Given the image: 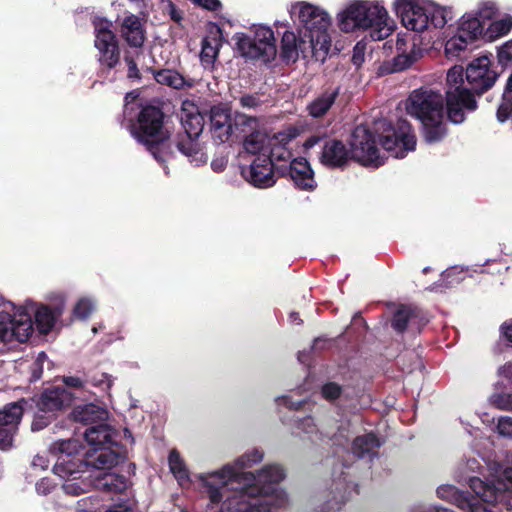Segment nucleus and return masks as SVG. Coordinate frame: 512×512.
Returning a JSON list of instances; mask_svg holds the SVG:
<instances>
[{
  "label": "nucleus",
  "mask_w": 512,
  "mask_h": 512,
  "mask_svg": "<svg viewBox=\"0 0 512 512\" xmlns=\"http://www.w3.org/2000/svg\"><path fill=\"white\" fill-rule=\"evenodd\" d=\"M202 479L206 493L212 504H219L228 486L234 490L226 496L220 512H273L275 507H283L287 498L278 492L277 485L285 478L280 465H266L257 474L240 472L232 466H224Z\"/></svg>",
  "instance_id": "obj_1"
},
{
  "label": "nucleus",
  "mask_w": 512,
  "mask_h": 512,
  "mask_svg": "<svg viewBox=\"0 0 512 512\" xmlns=\"http://www.w3.org/2000/svg\"><path fill=\"white\" fill-rule=\"evenodd\" d=\"M405 110L421 123V135L426 143L436 144L447 137L444 97L438 91L424 87L413 90L405 102Z\"/></svg>",
  "instance_id": "obj_2"
},
{
  "label": "nucleus",
  "mask_w": 512,
  "mask_h": 512,
  "mask_svg": "<svg viewBox=\"0 0 512 512\" xmlns=\"http://www.w3.org/2000/svg\"><path fill=\"white\" fill-rule=\"evenodd\" d=\"M165 114L158 105L141 107L136 121L130 125L131 135L159 162H166L172 154L170 133L164 127Z\"/></svg>",
  "instance_id": "obj_3"
},
{
  "label": "nucleus",
  "mask_w": 512,
  "mask_h": 512,
  "mask_svg": "<svg viewBox=\"0 0 512 512\" xmlns=\"http://www.w3.org/2000/svg\"><path fill=\"white\" fill-rule=\"evenodd\" d=\"M338 25L346 33L371 28V37L374 40L384 39L391 30L386 9L370 1H356L349 5L340 13Z\"/></svg>",
  "instance_id": "obj_4"
},
{
  "label": "nucleus",
  "mask_w": 512,
  "mask_h": 512,
  "mask_svg": "<svg viewBox=\"0 0 512 512\" xmlns=\"http://www.w3.org/2000/svg\"><path fill=\"white\" fill-rule=\"evenodd\" d=\"M96 452H86L84 458L58 457L53 472L63 479H80L82 473L87 472L90 468L97 470H106L117 465L121 460V455L116 451L100 450Z\"/></svg>",
  "instance_id": "obj_5"
},
{
  "label": "nucleus",
  "mask_w": 512,
  "mask_h": 512,
  "mask_svg": "<svg viewBox=\"0 0 512 512\" xmlns=\"http://www.w3.org/2000/svg\"><path fill=\"white\" fill-rule=\"evenodd\" d=\"M112 23L107 19L94 22V45L98 50V76L110 82L116 79L113 70L120 65L121 51L116 34L111 30Z\"/></svg>",
  "instance_id": "obj_6"
},
{
  "label": "nucleus",
  "mask_w": 512,
  "mask_h": 512,
  "mask_svg": "<svg viewBox=\"0 0 512 512\" xmlns=\"http://www.w3.org/2000/svg\"><path fill=\"white\" fill-rule=\"evenodd\" d=\"M234 39L238 52L244 58L269 63L277 55L276 39L269 27L259 26L253 37L245 33H236Z\"/></svg>",
  "instance_id": "obj_7"
},
{
  "label": "nucleus",
  "mask_w": 512,
  "mask_h": 512,
  "mask_svg": "<svg viewBox=\"0 0 512 512\" xmlns=\"http://www.w3.org/2000/svg\"><path fill=\"white\" fill-rule=\"evenodd\" d=\"M469 487L483 503L500 506V509L512 512V483L504 475L503 479L491 480L472 477L469 480Z\"/></svg>",
  "instance_id": "obj_8"
},
{
  "label": "nucleus",
  "mask_w": 512,
  "mask_h": 512,
  "mask_svg": "<svg viewBox=\"0 0 512 512\" xmlns=\"http://www.w3.org/2000/svg\"><path fill=\"white\" fill-rule=\"evenodd\" d=\"M381 146L396 158H404L416 148V135L412 125L399 119L395 126L389 124L379 138Z\"/></svg>",
  "instance_id": "obj_9"
},
{
  "label": "nucleus",
  "mask_w": 512,
  "mask_h": 512,
  "mask_svg": "<svg viewBox=\"0 0 512 512\" xmlns=\"http://www.w3.org/2000/svg\"><path fill=\"white\" fill-rule=\"evenodd\" d=\"M478 95L464 86L450 87L444 98L447 119L453 124H462L466 120V112L478 109Z\"/></svg>",
  "instance_id": "obj_10"
},
{
  "label": "nucleus",
  "mask_w": 512,
  "mask_h": 512,
  "mask_svg": "<svg viewBox=\"0 0 512 512\" xmlns=\"http://www.w3.org/2000/svg\"><path fill=\"white\" fill-rule=\"evenodd\" d=\"M499 76L500 74L492 68L491 59L487 55L474 58L465 69L468 88L478 97L492 89Z\"/></svg>",
  "instance_id": "obj_11"
},
{
  "label": "nucleus",
  "mask_w": 512,
  "mask_h": 512,
  "mask_svg": "<svg viewBox=\"0 0 512 512\" xmlns=\"http://www.w3.org/2000/svg\"><path fill=\"white\" fill-rule=\"evenodd\" d=\"M350 152L353 160L364 166L383 164L376 145L375 135L364 126H357L352 133Z\"/></svg>",
  "instance_id": "obj_12"
},
{
  "label": "nucleus",
  "mask_w": 512,
  "mask_h": 512,
  "mask_svg": "<svg viewBox=\"0 0 512 512\" xmlns=\"http://www.w3.org/2000/svg\"><path fill=\"white\" fill-rule=\"evenodd\" d=\"M323 141L320 162L328 168H343L352 159L350 149L338 139L312 135L304 142V148L310 149Z\"/></svg>",
  "instance_id": "obj_13"
},
{
  "label": "nucleus",
  "mask_w": 512,
  "mask_h": 512,
  "mask_svg": "<svg viewBox=\"0 0 512 512\" xmlns=\"http://www.w3.org/2000/svg\"><path fill=\"white\" fill-rule=\"evenodd\" d=\"M394 8L402 25L408 30L421 33L429 29L428 6L417 0H397Z\"/></svg>",
  "instance_id": "obj_14"
},
{
  "label": "nucleus",
  "mask_w": 512,
  "mask_h": 512,
  "mask_svg": "<svg viewBox=\"0 0 512 512\" xmlns=\"http://www.w3.org/2000/svg\"><path fill=\"white\" fill-rule=\"evenodd\" d=\"M146 20L139 16L128 13L123 18H117V30L125 43L133 49L142 50L147 40L145 28ZM138 54V51H136Z\"/></svg>",
  "instance_id": "obj_15"
},
{
  "label": "nucleus",
  "mask_w": 512,
  "mask_h": 512,
  "mask_svg": "<svg viewBox=\"0 0 512 512\" xmlns=\"http://www.w3.org/2000/svg\"><path fill=\"white\" fill-rule=\"evenodd\" d=\"M331 24L329 15L322 11L311 21L306 31L300 30L299 33L308 39L309 47L314 54L322 51L326 55L331 46V38L328 34V28Z\"/></svg>",
  "instance_id": "obj_16"
},
{
  "label": "nucleus",
  "mask_w": 512,
  "mask_h": 512,
  "mask_svg": "<svg viewBox=\"0 0 512 512\" xmlns=\"http://www.w3.org/2000/svg\"><path fill=\"white\" fill-rule=\"evenodd\" d=\"M277 172L280 176L289 175L299 190L312 192L317 188L314 171L303 157L293 159L288 166L278 167Z\"/></svg>",
  "instance_id": "obj_17"
},
{
  "label": "nucleus",
  "mask_w": 512,
  "mask_h": 512,
  "mask_svg": "<svg viewBox=\"0 0 512 512\" xmlns=\"http://www.w3.org/2000/svg\"><path fill=\"white\" fill-rule=\"evenodd\" d=\"M233 118L230 108L214 105L210 109V130L217 144H222L233 136Z\"/></svg>",
  "instance_id": "obj_18"
},
{
  "label": "nucleus",
  "mask_w": 512,
  "mask_h": 512,
  "mask_svg": "<svg viewBox=\"0 0 512 512\" xmlns=\"http://www.w3.org/2000/svg\"><path fill=\"white\" fill-rule=\"evenodd\" d=\"M224 42L222 28L214 22H209L207 24V35L201 42L200 52V61L205 68L214 65Z\"/></svg>",
  "instance_id": "obj_19"
},
{
  "label": "nucleus",
  "mask_w": 512,
  "mask_h": 512,
  "mask_svg": "<svg viewBox=\"0 0 512 512\" xmlns=\"http://www.w3.org/2000/svg\"><path fill=\"white\" fill-rule=\"evenodd\" d=\"M247 178L258 188L273 186L276 183V178L271 157L267 154L257 155L249 167Z\"/></svg>",
  "instance_id": "obj_20"
},
{
  "label": "nucleus",
  "mask_w": 512,
  "mask_h": 512,
  "mask_svg": "<svg viewBox=\"0 0 512 512\" xmlns=\"http://www.w3.org/2000/svg\"><path fill=\"white\" fill-rule=\"evenodd\" d=\"M85 440L90 448L86 452L99 453L100 450L114 451L112 446L117 445L113 440V431L110 426L104 422L89 426L84 432Z\"/></svg>",
  "instance_id": "obj_21"
},
{
  "label": "nucleus",
  "mask_w": 512,
  "mask_h": 512,
  "mask_svg": "<svg viewBox=\"0 0 512 512\" xmlns=\"http://www.w3.org/2000/svg\"><path fill=\"white\" fill-rule=\"evenodd\" d=\"M71 405V394L61 386L46 388L37 402L39 409L45 412L58 411Z\"/></svg>",
  "instance_id": "obj_22"
},
{
  "label": "nucleus",
  "mask_w": 512,
  "mask_h": 512,
  "mask_svg": "<svg viewBox=\"0 0 512 512\" xmlns=\"http://www.w3.org/2000/svg\"><path fill=\"white\" fill-rule=\"evenodd\" d=\"M426 320L422 316V312L419 308L412 305L401 304L394 311L391 318V327L398 334H403L408 325H424Z\"/></svg>",
  "instance_id": "obj_23"
},
{
  "label": "nucleus",
  "mask_w": 512,
  "mask_h": 512,
  "mask_svg": "<svg viewBox=\"0 0 512 512\" xmlns=\"http://www.w3.org/2000/svg\"><path fill=\"white\" fill-rule=\"evenodd\" d=\"M64 311V303L61 302L54 307L40 305L34 315L35 324L41 334H48L52 331L55 322Z\"/></svg>",
  "instance_id": "obj_24"
},
{
  "label": "nucleus",
  "mask_w": 512,
  "mask_h": 512,
  "mask_svg": "<svg viewBox=\"0 0 512 512\" xmlns=\"http://www.w3.org/2000/svg\"><path fill=\"white\" fill-rule=\"evenodd\" d=\"M340 94V87H329L322 91L307 106L309 115L313 118H322L331 109Z\"/></svg>",
  "instance_id": "obj_25"
},
{
  "label": "nucleus",
  "mask_w": 512,
  "mask_h": 512,
  "mask_svg": "<svg viewBox=\"0 0 512 512\" xmlns=\"http://www.w3.org/2000/svg\"><path fill=\"white\" fill-rule=\"evenodd\" d=\"M71 416L75 422L92 426L104 422L108 417V413L106 409L93 403H88L76 406Z\"/></svg>",
  "instance_id": "obj_26"
},
{
  "label": "nucleus",
  "mask_w": 512,
  "mask_h": 512,
  "mask_svg": "<svg viewBox=\"0 0 512 512\" xmlns=\"http://www.w3.org/2000/svg\"><path fill=\"white\" fill-rule=\"evenodd\" d=\"M174 144L177 150L183 155L192 158L194 161H200L205 163L207 158L204 157V153L198 142V138L188 136V134L178 132L175 138L171 141L170 145Z\"/></svg>",
  "instance_id": "obj_27"
},
{
  "label": "nucleus",
  "mask_w": 512,
  "mask_h": 512,
  "mask_svg": "<svg viewBox=\"0 0 512 512\" xmlns=\"http://www.w3.org/2000/svg\"><path fill=\"white\" fill-rule=\"evenodd\" d=\"M145 71L151 73L154 80L160 85H165L176 90H181L185 86H191L185 77L174 69H156L154 67H147Z\"/></svg>",
  "instance_id": "obj_28"
},
{
  "label": "nucleus",
  "mask_w": 512,
  "mask_h": 512,
  "mask_svg": "<svg viewBox=\"0 0 512 512\" xmlns=\"http://www.w3.org/2000/svg\"><path fill=\"white\" fill-rule=\"evenodd\" d=\"M33 333V322L25 308L20 307L13 317L11 339L26 342Z\"/></svg>",
  "instance_id": "obj_29"
},
{
  "label": "nucleus",
  "mask_w": 512,
  "mask_h": 512,
  "mask_svg": "<svg viewBox=\"0 0 512 512\" xmlns=\"http://www.w3.org/2000/svg\"><path fill=\"white\" fill-rule=\"evenodd\" d=\"M308 43V39L304 38L303 34H300L299 42L294 32L285 31L280 46V56L283 61L295 62L298 59V49H302V45Z\"/></svg>",
  "instance_id": "obj_30"
},
{
  "label": "nucleus",
  "mask_w": 512,
  "mask_h": 512,
  "mask_svg": "<svg viewBox=\"0 0 512 512\" xmlns=\"http://www.w3.org/2000/svg\"><path fill=\"white\" fill-rule=\"evenodd\" d=\"M25 399L6 404L0 409V426L18 427L23 416Z\"/></svg>",
  "instance_id": "obj_31"
},
{
  "label": "nucleus",
  "mask_w": 512,
  "mask_h": 512,
  "mask_svg": "<svg viewBox=\"0 0 512 512\" xmlns=\"http://www.w3.org/2000/svg\"><path fill=\"white\" fill-rule=\"evenodd\" d=\"M83 376L85 377L87 389L89 386H92L101 393L108 394L113 385V377L108 373L100 371L98 368L84 371Z\"/></svg>",
  "instance_id": "obj_32"
},
{
  "label": "nucleus",
  "mask_w": 512,
  "mask_h": 512,
  "mask_svg": "<svg viewBox=\"0 0 512 512\" xmlns=\"http://www.w3.org/2000/svg\"><path fill=\"white\" fill-rule=\"evenodd\" d=\"M437 495L442 499H446L454 503L458 508L463 510L464 507H470L471 494L458 490L453 485H442L437 488Z\"/></svg>",
  "instance_id": "obj_33"
},
{
  "label": "nucleus",
  "mask_w": 512,
  "mask_h": 512,
  "mask_svg": "<svg viewBox=\"0 0 512 512\" xmlns=\"http://www.w3.org/2000/svg\"><path fill=\"white\" fill-rule=\"evenodd\" d=\"M62 382L69 393L71 394V401L80 399L88 401L91 399L92 393L86 388L84 376H63Z\"/></svg>",
  "instance_id": "obj_34"
},
{
  "label": "nucleus",
  "mask_w": 512,
  "mask_h": 512,
  "mask_svg": "<svg viewBox=\"0 0 512 512\" xmlns=\"http://www.w3.org/2000/svg\"><path fill=\"white\" fill-rule=\"evenodd\" d=\"M322 11L323 10H321L319 7H316L312 4L301 2L293 5L290 13L292 17L297 15L301 24L300 30L306 31L310 26L311 21Z\"/></svg>",
  "instance_id": "obj_35"
},
{
  "label": "nucleus",
  "mask_w": 512,
  "mask_h": 512,
  "mask_svg": "<svg viewBox=\"0 0 512 512\" xmlns=\"http://www.w3.org/2000/svg\"><path fill=\"white\" fill-rule=\"evenodd\" d=\"M233 135L236 138H245L259 128V121L254 116H248L243 113H236L233 118Z\"/></svg>",
  "instance_id": "obj_36"
},
{
  "label": "nucleus",
  "mask_w": 512,
  "mask_h": 512,
  "mask_svg": "<svg viewBox=\"0 0 512 512\" xmlns=\"http://www.w3.org/2000/svg\"><path fill=\"white\" fill-rule=\"evenodd\" d=\"M484 24L476 16H463L458 32L474 42L479 36L484 35Z\"/></svg>",
  "instance_id": "obj_37"
},
{
  "label": "nucleus",
  "mask_w": 512,
  "mask_h": 512,
  "mask_svg": "<svg viewBox=\"0 0 512 512\" xmlns=\"http://www.w3.org/2000/svg\"><path fill=\"white\" fill-rule=\"evenodd\" d=\"M379 447V438L372 432L357 436L352 443L353 452L358 457H364Z\"/></svg>",
  "instance_id": "obj_38"
},
{
  "label": "nucleus",
  "mask_w": 512,
  "mask_h": 512,
  "mask_svg": "<svg viewBox=\"0 0 512 512\" xmlns=\"http://www.w3.org/2000/svg\"><path fill=\"white\" fill-rule=\"evenodd\" d=\"M267 135L256 129L252 133L246 135L243 139V146L248 153L251 154H267L268 148L266 147Z\"/></svg>",
  "instance_id": "obj_39"
},
{
  "label": "nucleus",
  "mask_w": 512,
  "mask_h": 512,
  "mask_svg": "<svg viewBox=\"0 0 512 512\" xmlns=\"http://www.w3.org/2000/svg\"><path fill=\"white\" fill-rule=\"evenodd\" d=\"M512 116V74L505 84L501 102L496 111L498 122L504 123Z\"/></svg>",
  "instance_id": "obj_40"
},
{
  "label": "nucleus",
  "mask_w": 512,
  "mask_h": 512,
  "mask_svg": "<svg viewBox=\"0 0 512 512\" xmlns=\"http://www.w3.org/2000/svg\"><path fill=\"white\" fill-rule=\"evenodd\" d=\"M333 485L335 492H331L333 496L322 505L321 512L339 511L347 501V486L342 482H335Z\"/></svg>",
  "instance_id": "obj_41"
},
{
  "label": "nucleus",
  "mask_w": 512,
  "mask_h": 512,
  "mask_svg": "<svg viewBox=\"0 0 512 512\" xmlns=\"http://www.w3.org/2000/svg\"><path fill=\"white\" fill-rule=\"evenodd\" d=\"M511 29L512 16L506 15L502 19L491 22L487 30L484 32L483 38L487 41H493L508 34Z\"/></svg>",
  "instance_id": "obj_42"
},
{
  "label": "nucleus",
  "mask_w": 512,
  "mask_h": 512,
  "mask_svg": "<svg viewBox=\"0 0 512 512\" xmlns=\"http://www.w3.org/2000/svg\"><path fill=\"white\" fill-rule=\"evenodd\" d=\"M168 464L171 473L181 485L183 482H188L190 480L188 469L186 468L180 453L176 449H172L170 451L168 456Z\"/></svg>",
  "instance_id": "obj_43"
},
{
  "label": "nucleus",
  "mask_w": 512,
  "mask_h": 512,
  "mask_svg": "<svg viewBox=\"0 0 512 512\" xmlns=\"http://www.w3.org/2000/svg\"><path fill=\"white\" fill-rule=\"evenodd\" d=\"M203 118L200 114H186L181 118L182 133L199 138L203 130Z\"/></svg>",
  "instance_id": "obj_44"
},
{
  "label": "nucleus",
  "mask_w": 512,
  "mask_h": 512,
  "mask_svg": "<svg viewBox=\"0 0 512 512\" xmlns=\"http://www.w3.org/2000/svg\"><path fill=\"white\" fill-rule=\"evenodd\" d=\"M81 444L76 439L59 440L51 445V452L60 455L58 457H73L77 456Z\"/></svg>",
  "instance_id": "obj_45"
},
{
  "label": "nucleus",
  "mask_w": 512,
  "mask_h": 512,
  "mask_svg": "<svg viewBox=\"0 0 512 512\" xmlns=\"http://www.w3.org/2000/svg\"><path fill=\"white\" fill-rule=\"evenodd\" d=\"M450 10H447L445 7H441L438 5L428 6V21L429 28H443L446 23L451 19L449 14Z\"/></svg>",
  "instance_id": "obj_46"
},
{
  "label": "nucleus",
  "mask_w": 512,
  "mask_h": 512,
  "mask_svg": "<svg viewBox=\"0 0 512 512\" xmlns=\"http://www.w3.org/2000/svg\"><path fill=\"white\" fill-rule=\"evenodd\" d=\"M472 42L473 41L468 37L463 36L458 32L457 36H454L447 41L445 45V52L453 56H459V53L466 50L468 44Z\"/></svg>",
  "instance_id": "obj_47"
},
{
  "label": "nucleus",
  "mask_w": 512,
  "mask_h": 512,
  "mask_svg": "<svg viewBox=\"0 0 512 512\" xmlns=\"http://www.w3.org/2000/svg\"><path fill=\"white\" fill-rule=\"evenodd\" d=\"M320 393L324 400L332 403L341 397L343 387L336 382L329 381L321 386Z\"/></svg>",
  "instance_id": "obj_48"
},
{
  "label": "nucleus",
  "mask_w": 512,
  "mask_h": 512,
  "mask_svg": "<svg viewBox=\"0 0 512 512\" xmlns=\"http://www.w3.org/2000/svg\"><path fill=\"white\" fill-rule=\"evenodd\" d=\"M13 315L9 312H0V340L9 341L11 340V331L13 325Z\"/></svg>",
  "instance_id": "obj_49"
},
{
  "label": "nucleus",
  "mask_w": 512,
  "mask_h": 512,
  "mask_svg": "<svg viewBox=\"0 0 512 512\" xmlns=\"http://www.w3.org/2000/svg\"><path fill=\"white\" fill-rule=\"evenodd\" d=\"M124 62L127 66V78L130 81L140 82L142 80V74L138 68L134 56L130 52L125 53Z\"/></svg>",
  "instance_id": "obj_50"
},
{
  "label": "nucleus",
  "mask_w": 512,
  "mask_h": 512,
  "mask_svg": "<svg viewBox=\"0 0 512 512\" xmlns=\"http://www.w3.org/2000/svg\"><path fill=\"white\" fill-rule=\"evenodd\" d=\"M260 97L261 95L257 92L252 94L245 93L238 98V103L244 109L256 110L263 104Z\"/></svg>",
  "instance_id": "obj_51"
},
{
  "label": "nucleus",
  "mask_w": 512,
  "mask_h": 512,
  "mask_svg": "<svg viewBox=\"0 0 512 512\" xmlns=\"http://www.w3.org/2000/svg\"><path fill=\"white\" fill-rule=\"evenodd\" d=\"M263 459V453L258 449H253L252 451L242 455L237 459L236 464L240 468L251 467L252 465L261 462Z\"/></svg>",
  "instance_id": "obj_52"
},
{
  "label": "nucleus",
  "mask_w": 512,
  "mask_h": 512,
  "mask_svg": "<svg viewBox=\"0 0 512 512\" xmlns=\"http://www.w3.org/2000/svg\"><path fill=\"white\" fill-rule=\"evenodd\" d=\"M18 427L0 426V449L8 450L13 445V440Z\"/></svg>",
  "instance_id": "obj_53"
},
{
  "label": "nucleus",
  "mask_w": 512,
  "mask_h": 512,
  "mask_svg": "<svg viewBox=\"0 0 512 512\" xmlns=\"http://www.w3.org/2000/svg\"><path fill=\"white\" fill-rule=\"evenodd\" d=\"M415 61V57L410 54H398L392 60L391 72H399L410 67Z\"/></svg>",
  "instance_id": "obj_54"
},
{
  "label": "nucleus",
  "mask_w": 512,
  "mask_h": 512,
  "mask_svg": "<svg viewBox=\"0 0 512 512\" xmlns=\"http://www.w3.org/2000/svg\"><path fill=\"white\" fill-rule=\"evenodd\" d=\"M491 403L500 410L512 411V392L494 394Z\"/></svg>",
  "instance_id": "obj_55"
},
{
  "label": "nucleus",
  "mask_w": 512,
  "mask_h": 512,
  "mask_svg": "<svg viewBox=\"0 0 512 512\" xmlns=\"http://www.w3.org/2000/svg\"><path fill=\"white\" fill-rule=\"evenodd\" d=\"M464 69L461 66H453L448 70L447 83L453 88L463 86Z\"/></svg>",
  "instance_id": "obj_56"
},
{
  "label": "nucleus",
  "mask_w": 512,
  "mask_h": 512,
  "mask_svg": "<svg viewBox=\"0 0 512 512\" xmlns=\"http://www.w3.org/2000/svg\"><path fill=\"white\" fill-rule=\"evenodd\" d=\"M267 155L271 157V164L274 166V161H286L291 157V152L282 145H275L268 149Z\"/></svg>",
  "instance_id": "obj_57"
},
{
  "label": "nucleus",
  "mask_w": 512,
  "mask_h": 512,
  "mask_svg": "<svg viewBox=\"0 0 512 512\" xmlns=\"http://www.w3.org/2000/svg\"><path fill=\"white\" fill-rule=\"evenodd\" d=\"M92 303L87 299H80L73 310V314L79 319H86L92 313Z\"/></svg>",
  "instance_id": "obj_58"
},
{
  "label": "nucleus",
  "mask_w": 512,
  "mask_h": 512,
  "mask_svg": "<svg viewBox=\"0 0 512 512\" xmlns=\"http://www.w3.org/2000/svg\"><path fill=\"white\" fill-rule=\"evenodd\" d=\"M497 58L499 64L503 67L512 63V40L506 42L498 49Z\"/></svg>",
  "instance_id": "obj_59"
},
{
  "label": "nucleus",
  "mask_w": 512,
  "mask_h": 512,
  "mask_svg": "<svg viewBox=\"0 0 512 512\" xmlns=\"http://www.w3.org/2000/svg\"><path fill=\"white\" fill-rule=\"evenodd\" d=\"M164 11L172 21H174L178 25H181V22L184 19L183 12L176 6L175 3H173L170 0H167V4L165 6Z\"/></svg>",
  "instance_id": "obj_60"
},
{
  "label": "nucleus",
  "mask_w": 512,
  "mask_h": 512,
  "mask_svg": "<svg viewBox=\"0 0 512 512\" xmlns=\"http://www.w3.org/2000/svg\"><path fill=\"white\" fill-rule=\"evenodd\" d=\"M191 2L202 9L207 11L216 12L222 9V3L220 0H191Z\"/></svg>",
  "instance_id": "obj_61"
},
{
  "label": "nucleus",
  "mask_w": 512,
  "mask_h": 512,
  "mask_svg": "<svg viewBox=\"0 0 512 512\" xmlns=\"http://www.w3.org/2000/svg\"><path fill=\"white\" fill-rule=\"evenodd\" d=\"M497 431L503 436H512V418L501 417L497 423Z\"/></svg>",
  "instance_id": "obj_62"
},
{
  "label": "nucleus",
  "mask_w": 512,
  "mask_h": 512,
  "mask_svg": "<svg viewBox=\"0 0 512 512\" xmlns=\"http://www.w3.org/2000/svg\"><path fill=\"white\" fill-rule=\"evenodd\" d=\"M53 488L54 485L48 478H42L39 482L36 483V491L41 495L49 494Z\"/></svg>",
  "instance_id": "obj_63"
},
{
  "label": "nucleus",
  "mask_w": 512,
  "mask_h": 512,
  "mask_svg": "<svg viewBox=\"0 0 512 512\" xmlns=\"http://www.w3.org/2000/svg\"><path fill=\"white\" fill-rule=\"evenodd\" d=\"M501 331L507 341L512 343V320L501 325Z\"/></svg>",
  "instance_id": "obj_64"
}]
</instances>
